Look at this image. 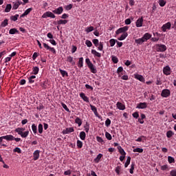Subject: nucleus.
Segmentation results:
<instances>
[{"instance_id":"38","label":"nucleus","mask_w":176,"mask_h":176,"mask_svg":"<svg viewBox=\"0 0 176 176\" xmlns=\"http://www.w3.org/2000/svg\"><path fill=\"white\" fill-rule=\"evenodd\" d=\"M117 40H115L114 38H111L109 40V43H110V46L111 47H113V46H115V44L116 43Z\"/></svg>"},{"instance_id":"62","label":"nucleus","mask_w":176,"mask_h":176,"mask_svg":"<svg viewBox=\"0 0 176 176\" xmlns=\"http://www.w3.org/2000/svg\"><path fill=\"white\" fill-rule=\"evenodd\" d=\"M64 8H65V10H71V9H72V8H73V6H72V4H69L67 6H65Z\"/></svg>"},{"instance_id":"39","label":"nucleus","mask_w":176,"mask_h":176,"mask_svg":"<svg viewBox=\"0 0 176 176\" xmlns=\"http://www.w3.org/2000/svg\"><path fill=\"white\" fill-rule=\"evenodd\" d=\"M38 130L39 134H42V133H43V125L42 124H38Z\"/></svg>"},{"instance_id":"30","label":"nucleus","mask_w":176,"mask_h":176,"mask_svg":"<svg viewBox=\"0 0 176 176\" xmlns=\"http://www.w3.org/2000/svg\"><path fill=\"white\" fill-rule=\"evenodd\" d=\"M75 123L78 125V127H80V126H82V122L79 117H76L75 119Z\"/></svg>"},{"instance_id":"17","label":"nucleus","mask_w":176,"mask_h":176,"mask_svg":"<svg viewBox=\"0 0 176 176\" xmlns=\"http://www.w3.org/2000/svg\"><path fill=\"white\" fill-rule=\"evenodd\" d=\"M39 153H41V151L36 150L33 153L34 160H38L39 159Z\"/></svg>"},{"instance_id":"43","label":"nucleus","mask_w":176,"mask_h":176,"mask_svg":"<svg viewBox=\"0 0 176 176\" xmlns=\"http://www.w3.org/2000/svg\"><path fill=\"white\" fill-rule=\"evenodd\" d=\"M76 145L79 149H81V148L83 146V142L80 140H77Z\"/></svg>"},{"instance_id":"4","label":"nucleus","mask_w":176,"mask_h":176,"mask_svg":"<svg viewBox=\"0 0 176 176\" xmlns=\"http://www.w3.org/2000/svg\"><path fill=\"white\" fill-rule=\"evenodd\" d=\"M171 28V23L168 22L165 24H164L162 27V30L163 32H166L167 30H170Z\"/></svg>"},{"instance_id":"19","label":"nucleus","mask_w":176,"mask_h":176,"mask_svg":"<svg viewBox=\"0 0 176 176\" xmlns=\"http://www.w3.org/2000/svg\"><path fill=\"white\" fill-rule=\"evenodd\" d=\"M3 138L7 141H14V137L12 135H5Z\"/></svg>"},{"instance_id":"15","label":"nucleus","mask_w":176,"mask_h":176,"mask_svg":"<svg viewBox=\"0 0 176 176\" xmlns=\"http://www.w3.org/2000/svg\"><path fill=\"white\" fill-rule=\"evenodd\" d=\"M142 38H143L144 42H146V41H149V39L152 38V34L149 33H145Z\"/></svg>"},{"instance_id":"3","label":"nucleus","mask_w":176,"mask_h":176,"mask_svg":"<svg viewBox=\"0 0 176 176\" xmlns=\"http://www.w3.org/2000/svg\"><path fill=\"white\" fill-rule=\"evenodd\" d=\"M47 17H51V19H56V15H54L53 12L48 11L45 12L42 16L43 19H47Z\"/></svg>"},{"instance_id":"61","label":"nucleus","mask_w":176,"mask_h":176,"mask_svg":"<svg viewBox=\"0 0 176 176\" xmlns=\"http://www.w3.org/2000/svg\"><path fill=\"white\" fill-rule=\"evenodd\" d=\"M92 42H93L94 45H95L96 47H98V45H99L98 39H97V38L93 39Z\"/></svg>"},{"instance_id":"24","label":"nucleus","mask_w":176,"mask_h":176,"mask_svg":"<svg viewBox=\"0 0 176 176\" xmlns=\"http://www.w3.org/2000/svg\"><path fill=\"white\" fill-rule=\"evenodd\" d=\"M118 151L120 153V155H122V156H126V151H124V149H123V148H122V146H118Z\"/></svg>"},{"instance_id":"2","label":"nucleus","mask_w":176,"mask_h":176,"mask_svg":"<svg viewBox=\"0 0 176 176\" xmlns=\"http://www.w3.org/2000/svg\"><path fill=\"white\" fill-rule=\"evenodd\" d=\"M127 31H129V26H124L117 30L116 34V35H119V34H127Z\"/></svg>"},{"instance_id":"18","label":"nucleus","mask_w":176,"mask_h":176,"mask_svg":"<svg viewBox=\"0 0 176 176\" xmlns=\"http://www.w3.org/2000/svg\"><path fill=\"white\" fill-rule=\"evenodd\" d=\"M18 134L19 135H21L22 138H27L28 137V134H30V131H26L25 132H19Z\"/></svg>"},{"instance_id":"25","label":"nucleus","mask_w":176,"mask_h":176,"mask_svg":"<svg viewBox=\"0 0 176 176\" xmlns=\"http://www.w3.org/2000/svg\"><path fill=\"white\" fill-rule=\"evenodd\" d=\"M38 74H39V67H34L32 68V75H38Z\"/></svg>"},{"instance_id":"52","label":"nucleus","mask_w":176,"mask_h":176,"mask_svg":"<svg viewBox=\"0 0 176 176\" xmlns=\"http://www.w3.org/2000/svg\"><path fill=\"white\" fill-rule=\"evenodd\" d=\"M105 137L107 140H109V141H111V140H112V135H110V133L108 132H105Z\"/></svg>"},{"instance_id":"55","label":"nucleus","mask_w":176,"mask_h":176,"mask_svg":"<svg viewBox=\"0 0 176 176\" xmlns=\"http://www.w3.org/2000/svg\"><path fill=\"white\" fill-rule=\"evenodd\" d=\"M122 168V167L120 166H118L116 168V173L118 175H120V169Z\"/></svg>"},{"instance_id":"6","label":"nucleus","mask_w":176,"mask_h":176,"mask_svg":"<svg viewBox=\"0 0 176 176\" xmlns=\"http://www.w3.org/2000/svg\"><path fill=\"white\" fill-rule=\"evenodd\" d=\"M170 94V92L168 89H163L161 93L162 97H164V98H167V97H169Z\"/></svg>"},{"instance_id":"26","label":"nucleus","mask_w":176,"mask_h":176,"mask_svg":"<svg viewBox=\"0 0 176 176\" xmlns=\"http://www.w3.org/2000/svg\"><path fill=\"white\" fill-rule=\"evenodd\" d=\"M9 34L10 35H14V34H20V32H19V30H17V29L12 28V29L10 30Z\"/></svg>"},{"instance_id":"22","label":"nucleus","mask_w":176,"mask_h":176,"mask_svg":"<svg viewBox=\"0 0 176 176\" xmlns=\"http://www.w3.org/2000/svg\"><path fill=\"white\" fill-rule=\"evenodd\" d=\"M135 78L138 79V80H140V82H144L145 78L144 76L140 75V74H135Z\"/></svg>"},{"instance_id":"13","label":"nucleus","mask_w":176,"mask_h":176,"mask_svg":"<svg viewBox=\"0 0 176 176\" xmlns=\"http://www.w3.org/2000/svg\"><path fill=\"white\" fill-rule=\"evenodd\" d=\"M88 68L90 69L92 74H97V68L92 63L88 66Z\"/></svg>"},{"instance_id":"28","label":"nucleus","mask_w":176,"mask_h":176,"mask_svg":"<svg viewBox=\"0 0 176 176\" xmlns=\"http://www.w3.org/2000/svg\"><path fill=\"white\" fill-rule=\"evenodd\" d=\"M144 42L145 41L142 37L135 40V43H137L138 45H142Z\"/></svg>"},{"instance_id":"34","label":"nucleus","mask_w":176,"mask_h":176,"mask_svg":"<svg viewBox=\"0 0 176 176\" xmlns=\"http://www.w3.org/2000/svg\"><path fill=\"white\" fill-rule=\"evenodd\" d=\"M59 72L62 75L63 78H64L65 76H68V72H67V71L59 69Z\"/></svg>"},{"instance_id":"54","label":"nucleus","mask_w":176,"mask_h":176,"mask_svg":"<svg viewBox=\"0 0 176 176\" xmlns=\"http://www.w3.org/2000/svg\"><path fill=\"white\" fill-rule=\"evenodd\" d=\"M25 130V128H20V127H19V128H16V129H15V132L16 133H22L23 131H24Z\"/></svg>"},{"instance_id":"1","label":"nucleus","mask_w":176,"mask_h":176,"mask_svg":"<svg viewBox=\"0 0 176 176\" xmlns=\"http://www.w3.org/2000/svg\"><path fill=\"white\" fill-rule=\"evenodd\" d=\"M155 47L156 52H160L161 53H163L167 50V46H166L164 44H156Z\"/></svg>"},{"instance_id":"23","label":"nucleus","mask_w":176,"mask_h":176,"mask_svg":"<svg viewBox=\"0 0 176 176\" xmlns=\"http://www.w3.org/2000/svg\"><path fill=\"white\" fill-rule=\"evenodd\" d=\"M47 83H48V81L46 80L41 82L40 83L41 87H42V89H47Z\"/></svg>"},{"instance_id":"64","label":"nucleus","mask_w":176,"mask_h":176,"mask_svg":"<svg viewBox=\"0 0 176 176\" xmlns=\"http://www.w3.org/2000/svg\"><path fill=\"white\" fill-rule=\"evenodd\" d=\"M170 174L171 176H176V170H172L170 172Z\"/></svg>"},{"instance_id":"11","label":"nucleus","mask_w":176,"mask_h":176,"mask_svg":"<svg viewBox=\"0 0 176 176\" xmlns=\"http://www.w3.org/2000/svg\"><path fill=\"white\" fill-rule=\"evenodd\" d=\"M136 27L140 28V27H142V24H144V19L142 17L139 18L137 21H136Z\"/></svg>"},{"instance_id":"10","label":"nucleus","mask_w":176,"mask_h":176,"mask_svg":"<svg viewBox=\"0 0 176 176\" xmlns=\"http://www.w3.org/2000/svg\"><path fill=\"white\" fill-rule=\"evenodd\" d=\"M74 131H75L74 127L66 128L63 131V134H69L71 133H74Z\"/></svg>"},{"instance_id":"41","label":"nucleus","mask_w":176,"mask_h":176,"mask_svg":"<svg viewBox=\"0 0 176 176\" xmlns=\"http://www.w3.org/2000/svg\"><path fill=\"white\" fill-rule=\"evenodd\" d=\"M173 135H174V133L173 132V131H168L166 132V137L168 138H171Z\"/></svg>"},{"instance_id":"21","label":"nucleus","mask_w":176,"mask_h":176,"mask_svg":"<svg viewBox=\"0 0 176 176\" xmlns=\"http://www.w3.org/2000/svg\"><path fill=\"white\" fill-rule=\"evenodd\" d=\"M67 63H70V64H72V65H75V60H74V57L69 56L67 58Z\"/></svg>"},{"instance_id":"14","label":"nucleus","mask_w":176,"mask_h":176,"mask_svg":"<svg viewBox=\"0 0 176 176\" xmlns=\"http://www.w3.org/2000/svg\"><path fill=\"white\" fill-rule=\"evenodd\" d=\"M126 71H123V67H119L117 69V74L119 77L122 76V75H124Z\"/></svg>"},{"instance_id":"59","label":"nucleus","mask_w":176,"mask_h":176,"mask_svg":"<svg viewBox=\"0 0 176 176\" xmlns=\"http://www.w3.org/2000/svg\"><path fill=\"white\" fill-rule=\"evenodd\" d=\"M32 12V8L27 9L23 13L25 14V16L30 14Z\"/></svg>"},{"instance_id":"5","label":"nucleus","mask_w":176,"mask_h":176,"mask_svg":"<svg viewBox=\"0 0 176 176\" xmlns=\"http://www.w3.org/2000/svg\"><path fill=\"white\" fill-rule=\"evenodd\" d=\"M43 45L45 49H46L47 50H50V52H52V53H53L54 54H56V49H54V47H51L45 43H43Z\"/></svg>"},{"instance_id":"48","label":"nucleus","mask_w":176,"mask_h":176,"mask_svg":"<svg viewBox=\"0 0 176 176\" xmlns=\"http://www.w3.org/2000/svg\"><path fill=\"white\" fill-rule=\"evenodd\" d=\"M168 163L170 164H171V163H175V160L174 159V157H173L171 156L168 157Z\"/></svg>"},{"instance_id":"46","label":"nucleus","mask_w":176,"mask_h":176,"mask_svg":"<svg viewBox=\"0 0 176 176\" xmlns=\"http://www.w3.org/2000/svg\"><path fill=\"white\" fill-rule=\"evenodd\" d=\"M133 152H138V153H142L144 152V149L141 148H136L133 150Z\"/></svg>"},{"instance_id":"7","label":"nucleus","mask_w":176,"mask_h":176,"mask_svg":"<svg viewBox=\"0 0 176 176\" xmlns=\"http://www.w3.org/2000/svg\"><path fill=\"white\" fill-rule=\"evenodd\" d=\"M148 107L146 102H140L137 104L136 108L138 109H145Z\"/></svg>"},{"instance_id":"9","label":"nucleus","mask_w":176,"mask_h":176,"mask_svg":"<svg viewBox=\"0 0 176 176\" xmlns=\"http://www.w3.org/2000/svg\"><path fill=\"white\" fill-rule=\"evenodd\" d=\"M163 73L166 76L170 75L171 74V68L169 66H166L163 69Z\"/></svg>"},{"instance_id":"16","label":"nucleus","mask_w":176,"mask_h":176,"mask_svg":"<svg viewBox=\"0 0 176 176\" xmlns=\"http://www.w3.org/2000/svg\"><path fill=\"white\" fill-rule=\"evenodd\" d=\"M80 98H82V100H83V101H85V102H89V97L86 96V94H85V93H80Z\"/></svg>"},{"instance_id":"36","label":"nucleus","mask_w":176,"mask_h":176,"mask_svg":"<svg viewBox=\"0 0 176 176\" xmlns=\"http://www.w3.org/2000/svg\"><path fill=\"white\" fill-rule=\"evenodd\" d=\"M10 10H12V4H7L6 9H5L6 13H9V12H10Z\"/></svg>"},{"instance_id":"53","label":"nucleus","mask_w":176,"mask_h":176,"mask_svg":"<svg viewBox=\"0 0 176 176\" xmlns=\"http://www.w3.org/2000/svg\"><path fill=\"white\" fill-rule=\"evenodd\" d=\"M166 3V2L164 0H160V1H159V5H160V6H161V8H163L164 6H165Z\"/></svg>"},{"instance_id":"37","label":"nucleus","mask_w":176,"mask_h":176,"mask_svg":"<svg viewBox=\"0 0 176 176\" xmlns=\"http://www.w3.org/2000/svg\"><path fill=\"white\" fill-rule=\"evenodd\" d=\"M32 130L34 134H36V133H38V127L36 126V125H35V124H33L32 125Z\"/></svg>"},{"instance_id":"33","label":"nucleus","mask_w":176,"mask_h":176,"mask_svg":"<svg viewBox=\"0 0 176 176\" xmlns=\"http://www.w3.org/2000/svg\"><path fill=\"white\" fill-rule=\"evenodd\" d=\"M126 36H129L128 33H123L120 37L118 38V41H124Z\"/></svg>"},{"instance_id":"8","label":"nucleus","mask_w":176,"mask_h":176,"mask_svg":"<svg viewBox=\"0 0 176 176\" xmlns=\"http://www.w3.org/2000/svg\"><path fill=\"white\" fill-rule=\"evenodd\" d=\"M64 12V8L63 7H59L58 8H56L52 11L54 14H61Z\"/></svg>"},{"instance_id":"12","label":"nucleus","mask_w":176,"mask_h":176,"mask_svg":"<svg viewBox=\"0 0 176 176\" xmlns=\"http://www.w3.org/2000/svg\"><path fill=\"white\" fill-rule=\"evenodd\" d=\"M116 107L118 109H120V111H124V109H126V106L124 104H123L122 102H118L116 104Z\"/></svg>"},{"instance_id":"40","label":"nucleus","mask_w":176,"mask_h":176,"mask_svg":"<svg viewBox=\"0 0 176 176\" xmlns=\"http://www.w3.org/2000/svg\"><path fill=\"white\" fill-rule=\"evenodd\" d=\"M143 138H144V140H146V137L142 135L140 138H138L135 141L136 142H144Z\"/></svg>"},{"instance_id":"45","label":"nucleus","mask_w":176,"mask_h":176,"mask_svg":"<svg viewBox=\"0 0 176 176\" xmlns=\"http://www.w3.org/2000/svg\"><path fill=\"white\" fill-rule=\"evenodd\" d=\"M67 23H68V21L65 19V20H63V19H60L58 21V24L59 25H61V24H63V25H65L67 24Z\"/></svg>"},{"instance_id":"51","label":"nucleus","mask_w":176,"mask_h":176,"mask_svg":"<svg viewBox=\"0 0 176 176\" xmlns=\"http://www.w3.org/2000/svg\"><path fill=\"white\" fill-rule=\"evenodd\" d=\"M111 60L114 64H118V63H119V59H118V57L116 56H111Z\"/></svg>"},{"instance_id":"63","label":"nucleus","mask_w":176,"mask_h":176,"mask_svg":"<svg viewBox=\"0 0 176 176\" xmlns=\"http://www.w3.org/2000/svg\"><path fill=\"white\" fill-rule=\"evenodd\" d=\"M105 126L107 127H109V126H111V120H109V118H107L105 121Z\"/></svg>"},{"instance_id":"49","label":"nucleus","mask_w":176,"mask_h":176,"mask_svg":"<svg viewBox=\"0 0 176 176\" xmlns=\"http://www.w3.org/2000/svg\"><path fill=\"white\" fill-rule=\"evenodd\" d=\"M98 50H100V52H102V49H104V43L100 42L98 45Z\"/></svg>"},{"instance_id":"35","label":"nucleus","mask_w":176,"mask_h":176,"mask_svg":"<svg viewBox=\"0 0 176 176\" xmlns=\"http://www.w3.org/2000/svg\"><path fill=\"white\" fill-rule=\"evenodd\" d=\"M131 162V157H127L126 161L124 164V168H126V167H129V165L130 164V162Z\"/></svg>"},{"instance_id":"60","label":"nucleus","mask_w":176,"mask_h":176,"mask_svg":"<svg viewBox=\"0 0 176 176\" xmlns=\"http://www.w3.org/2000/svg\"><path fill=\"white\" fill-rule=\"evenodd\" d=\"M61 105L63 108H64L66 110L67 112H71V111H69V109H68V107H67V104H65L64 102H62Z\"/></svg>"},{"instance_id":"27","label":"nucleus","mask_w":176,"mask_h":176,"mask_svg":"<svg viewBox=\"0 0 176 176\" xmlns=\"http://www.w3.org/2000/svg\"><path fill=\"white\" fill-rule=\"evenodd\" d=\"M102 157V154L99 153L97 157L94 160L95 163H100V161L101 160V158Z\"/></svg>"},{"instance_id":"32","label":"nucleus","mask_w":176,"mask_h":176,"mask_svg":"<svg viewBox=\"0 0 176 176\" xmlns=\"http://www.w3.org/2000/svg\"><path fill=\"white\" fill-rule=\"evenodd\" d=\"M78 67V68H82V67H83V57L79 58Z\"/></svg>"},{"instance_id":"20","label":"nucleus","mask_w":176,"mask_h":176,"mask_svg":"<svg viewBox=\"0 0 176 176\" xmlns=\"http://www.w3.org/2000/svg\"><path fill=\"white\" fill-rule=\"evenodd\" d=\"M89 106L95 116H98V111H97V107H96V106H93L92 104H90Z\"/></svg>"},{"instance_id":"42","label":"nucleus","mask_w":176,"mask_h":176,"mask_svg":"<svg viewBox=\"0 0 176 176\" xmlns=\"http://www.w3.org/2000/svg\"><path fill=\"white\" fill-rule=\"evenodd\" d=\"M134 167H135V164L132 163L131 164V168L129 170L130 174H134Z\"/></svg>"},{"instance_id":"47","label":"nucleus","mask_w":176,"mask_h":176,"mask_svg":"<svg viewBox=\"0 0 176 176\" xmlns=\"http://www.w3.org/2000/svg\"><path fill=\"white\" fill-rule=\"evenodd\" d=\"M13 3H14V5L12 6V9L14 10H16L19 9V6H20V3H16V1L15 3L14 2Z\"/></svg>"},{"instance_id":"29","label":"nucleus","mask_w":176,"mask_h":176,"mask_svg":"<svg viewBox=\"0 0 176 176\" xmlns=\"http://www.w3.org/2000/svg\"><path fill=\"white\" fill-rule=\"evenodd\" d=\"M80 138L82 141H85V140H86V133L85 131H81L80 133Z\"/></svg>"},{"instance_id":"31","label":"nucleus","mask_w":176,"mask_h":176,"mask_svg":"<svg viewBox=\"0 0 176 176\" xmlns=\"http://www.w3.org/2000/svg\"><path fill=\"white\" fill-rule=\"evenodd\" d=\"M91 54H94L95 57H98L99 58L101 57V54L96 52V50H91Z\"/></svg>"},{"instance_id":"44","label":"nucleus","mask_w":176,"mask_h":176,"mask_svg":"<svg viewBox=\"0 0 176 176\" xmlns=\"http://www.w3.org/2000/svg\"><path fill=\"white\" fill-rule=\"evenodd\" d=\"M91 31H94V27L93 26H90V27H87L85 29V32L89 34V32H91Z\"/></svg>"},{"instance_id":"56","label":"nucleus","mask_w":176,"mask_h":176,"mask_svg":"<svg viewBox=\"0 0 176 176\" xmlns=\"http://www.w3.org/2000/svg\"><path fill=\"white\" fill-rule=\"evenodd\" d=\"M8 19H5L1 24V27H6V25H8Z\"/></svg>"},{"instance_id":"57","label":"nucleus","mask_w":176,"mask_h":176,"mask_svg":"<svg viewBox=\"0 0 176 176\" xmlns=\"http://www.w3.org/2000/svg\"><path fill=\"white\" fill-rule=\"evenodd\" d=\"M96 140L98 141V142L102 144V145L104 144V140H102V138L100 136L96 137Z\"/></svg>"},{"instance_id":"58","label":"nucleus","mask_w":176,"mask_h":176,"mask_svg":"<svg viewBox=\"0 0 176 176\" xmlns=\"http://www.w3.org/2000/svg\"><path fill=\"white\" fill-rule=\"evenodd\" d=\"M85 44L87 45V47H91V46H93V43L89 40H87L85 41Z\"/></svg>"},{"instance_id":"50","label":"nucleus","mask_w":176,"mask_h":176,"mask_svg":"<svg viewBox=\"0 0 176 176\" xmlns=\"http://www.w3.org/2000/svg\"><path fill=\"white\" fill-rule=\"evenodd\" d=\"M17 19H19V14H15L14 16H10V20L12 21H17Z\"/></svg>"}]
</instances>
